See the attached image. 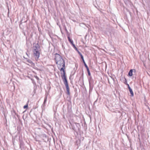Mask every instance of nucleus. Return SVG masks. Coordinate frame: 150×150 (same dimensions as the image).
I'll return each mask as SVG.
<instances>
[{
  "label": "nucleus",
  "mask_w": 150,
  "mask_h": 150,
  "mask_svg": "<svg viewBox=\"0 0 150 150\" xmlns=\"http://www.w3.org/2000/svg\"><path fill=\"white\" fill-rule=\"evenodd\" d=\"M33 55L36 60H38L39 57L40 49L39 45L38 44H33Z\"/></svg>",
  "instance_id": "nucleus-1"
},
{
  "label": "nucleus",
  "mask_w": 150,
  "mask_h": 150,
  "mask_svg": "<svg viewBox=\"0 0 150 150\" xmlns=\"http://www.w3.org/2000/svg\"><path fill=\"white\" fill-rule=\"evenodd\" d=\"M60 71L61 72H62L63 73V74L62 75V77L63 80L64 82L65 85L66 87H68L69 85L65 75L64 70V69L62 68H61L60 69Z\"/></svg>",
  "instance_id": "nucleus-2"
},
{
  "label": "nucleus",
  "mask_w": 150,
  "mask_h": 150,
  "mask_svg": "<svg viewBox=\"0 0 150 150\" xmlns=\"http://www.w3.org/2000/svg\"><path fill=\"white\" fill-rule=\"evenodd\" d=\"M56 63L57 64V65L59 69H60V68L62 67L61 68H62L64 70V68L65 67V63L63 59L60 61H58Z\"/></svg>",
  "instance_id": "nucleus-3"
},
{
  "label": "nucleus",
  "mask_w": 150,
  "mask_h": 150,
  "mask_svg": "<svg viewBox=\"0 0 150 150\" xmlns=\"http://www.w3.org/2000/svg\"><path fill=\"white\" fill-rule=\"evenodd\" d=\"M71 126L72 129L74 131H76L77 129H78L79 127L80 126L79 123H74L72 124L70 122H69Z\"/></svg>",
  "instance_id": "nucleus-4"
},
{
  "label": "nucleus",
  "mask_w": 150,
  "mask_h": 150,
  "mask_svg": "<svg viewBox=\"0 0 150 150\" xmlns=\"http://www.w3.org/2000/svg\"><path fill=\"white\" fill-rule=\"evenodd\" d=\"M54 59L56 62L58 61H60L63 59L61 57L59 54H55Z\"/></svg>",
  "instance_id": "nucleus-5"
},
{
  "label": "nucleus",
  "mask_w": 150,
  "mask_h": 150,
  "mask_svg": "<svg viewBox=\"0 0 150 150\" xmlns=\"http://www.w3.org/2000/svg\"><path fill=\"white\" fill-rule=\"evenodd\" d=\"M124 1L126 5H128L130 4V2L129 0H124Z\"/></svg>",
  "instance_id": "nucleus-6"
},
{
  "label": "nucleus",
  "mask_w": 150,
  "mask_h": 150,
  "mask_svg": "<svg viewBox=\"0 0 150 150\" xmlns=\"http://www.w3.org/2000/svg\"><path fill=\"white\" fill-rule=\"evenodd\" d=\"M132 71H133V69H131L129 71L128 73V75L129 76H131L132 75Z\"/></svg>",
  "instance_id": "nucleus-7"
},
{
  "label": "nucleus",
  "mask_w": 150,
  "mask_h": 150,
  "mask_svg": "<svg viewBox=\"0 0 150 150\" xmlns=\"http://www.w3.org/2000/svg\"><path fill=\"white\" fill-rule=\"evenodd\" d=\"M66 90L67 91V94L68 95H69L70 94V93H69V86L66 87Z\"/></svg>",
  "instance_id": "nucleus-8"
},
{
  "label": "nucleus",
  "mask_w": 150,
  "mask_h": 150,
  "mask_svg": "<svg viewBox=\"0 0 150 150\" xmlns=\"http://www.w3.org/2000/svg\"><path fill=\"white\" fill-rule=\"evenodd\" d=\"M68 40L70 42V43L71 44H73V41L70 39L69 37H68Z\"/></svg>",
  "instance_id": "nucleus-9"
},
{
  "label": "nucleus",
  "mask_w": 150,
  "mask_h": 150,
  "mask_svg": "<svg viewBox=\"0 0 150 150\" xmlns=\"http://www.w3.org/2000/svg\"><path fill=\"white\" fill-rule=\"evenodd\" d=\"M130 92V94H131V96L132 97H133V96H134V93H133V92L132 91V89H130V90H129Z\"/></svg>",
  "instance_id": "nucleus-10"
},
{
  "label": "nucleus",
  "mask_w": 150,
  "mask_h": 150,
  "mask_svg": "<svg viewBox=\"0 0 150 150\" xmlns=\"http://www.w3.org/2000/svg\"><path fill=\"white\" fill-rule=\"evenodd\" d=\"M87 69V72H88V75L89 76H90L91 75V73H90V71H89V68H88V69Z\"/></svg>",
  "instance_id": "nucleus-11"
},
{
  "label": "nucleus",
  "mask_w": 150,
  "mask_h": 150,
  "mask_svg": "<svg viewBox=\"0 0 150 150\" xmlns=\"http://www.w3.org/2000/svg\"><path fill=\"white\" fill-rule=\"evenodd\" d=\"M27 61L30 64H33L32 62L29 59L27 60Z\"/></svg>",
  "instance_id": "nucleus-12"
},
{
  "label": "nucleus",
  "mask_w": 150,
  "mask_h": 150,
  "mask_svg": "<svg viewBox=\"0 0 150 150\" xmlns=\"http://www.w3.org/2000/svg\"><path fill=\"white\" fill-rule=\"evenodd\" d=\"M80 56L81 57V58L82 59V60L84 59L83 56L81 54H80Z\"/></svg>",
  "instance_id": "nucleus-13"
},
{
  "label": "nucleus",
  "mask_w": 150,
  "mask_h": 150,
  "mask_svg": "<svg viewBox=\"0 0 150 150\" xmlns=\"http://www.w3.org/2000/svg\"><path fill=\"white\" fill-rule=\"evenodd\" d=\"M84 64V65L85 67H86V69L88 68V66H87V65H86V63L85 64Z\"/></svg>",
  "instance_id": "nucleus-14"
},
{
  "label": "nucleus",
  "mask_w": 150,
  "mask_h": 150,
  "mask_svg": "<svg viewBox=\"0 0 150 150\" xmlns=\"http://www.w3.org/2000/svg\"><path fill=\"white\" fill-rule=\"evenodd\" d=\"M28 107V105H25V106H24L23 107H24V108H27Z\"/></svg>",
  "instance_id": "nucleus-15"
},
{
  "label": "nucleus",
  "mask_w": 150,
  "mask_h": 150,
  "mask_svg": "<svg viewBox=\"0 0 150 150\" xmlns=\"http://www.w3.org/2000/svg\"><path fill=\"white\" fill-rule=\"evenodd\" d=\"M127 85H128V88L129 89V90L130 89H132L130 88V87L129 85L128 84H127Z\"/></svg>",
  "instance_id": "nucleus-16"
},
{
  "label": "nucleus",
  "mask_w": 150,
  "mask_h": 150,
  "mask_svg": "<svg viewBox=\"0 0 150 150\" xmlns=\"http://www.w3.org/2000/svg\"><path fill=\"white\" fill-rule=\"evenodd\" d=\"M73 46V47H75L76 46L74 44V43H73V44H71Z\"/></svg>",
  "instance_id": "nucleus-17"
},
{
  "label": "nucleus",
  "mask_w": 150,
  "mask_h": 150,
  "mask_svg": "<svg viewBox=\"0 0 150 150\" xmlns=\"http://www.w3.org/2000/svg\"><path fill=\"white\" fill-rule=\"evenodd\" d=\"M125 79V83L126 84H127V81L126 80V79Z\"/></svg>",
  "instance_id": "nucleus-18"
},
{
  "label": "nucleus",
  "mask_w": 150,
  "mask_h": 150,
  "mask_svg": "<svg viewBox=\"0 0 150 150\" xmlns=\"http://www.w3.org/2000/svg\"><path fill=\"white\" fill-rule=\"evenodd\" d=\"M82 61H83V64H85V63H85V61H84V59L83 60H82Z\"/></svg>",
  "instance_id": "nucleus-19"
},
{
  "label": "nucleus",
  "mask_w": 150,
  "mask_h": 150,
  "mask_svg": "<svg viewBox=\"0 0 150 150\" xmlns=\"http://www.w3.org/2000/svg\"><path fill=\"white\" fill-rule=\"evenodd\" d=\"M74 48L76 50H77V47H74Z\"/></svg>",
  "instance_id": "nucleus-20"
},
{
  "label": "nucleus",
  "mask_w": 150,
  "mask_h": 150,
  "mask_svg": "<svg viewBox=\"0 0 150 150\" xmlns=\"http://www.w3.org/2000/svg\"><path fill=\"white\" fill-rule=\"evenodd\" d=\"M74 48L76 50H77V47H74Z\"/></svg>",
  "instance_id": "nucleus-21"
},
{
  "label": "nucleus",
  "mask_w": 150,
  "mask_h": 150,
  "mask_svg": "<svg viewBox=\"0 0 150 150\" xmlns=\"http://www.w3.org/2000/svg\"><path fill=\"white\" fill-rule=\"evenodd\" d=\"M74 48L76 50H77V47H74Z\"/></svg>",
  "instance_id": "nucleus-22"
},
{
  "label": "nucleus",
  "mask_w": 150,
  "mask_h": 150,
  "mask_svg": "<svg viewBox=\"0 0 150 150\" xmlns=\"http://www.w3.org/2000/svg\"><path fill=\"white\" fill-rule=\"evenodd\" d=\"M46 102V99H45V100H44V103H45Z\"/></svg>",
  "instance_id": "nucleus-23"
},
{
  "label": "nucleus",
  "mask_w": 150,
  "mask_h": 150,
  "mask_svg": "<svg viewBox=\"0 0 150 150\" xmlns=\"http://www.w3.org/2000/svg\"><path fill=\"white\" fill-rule=\"evenodd\" d=\"M78 53H79V55H80V54H81V53L79 52H78Z\"/></svg>",
  "instance_id": "nucleus-24"
},
{
  "label": "nucleus",
  "mask_w": 150,
  "mask_h": 150,
  "mask_svg": "<svg viewBox=\"0 0 150 150\" xmlns=\"http://www.w3.org/2000/svg\"><path fill=\"white\" fill-rule=\"evenodd\" d=\"M147 14H148V15H149V12H148V13H147Z\"/></svg>",
  "instance_id": "nucleus-25"
}]
</instances>
